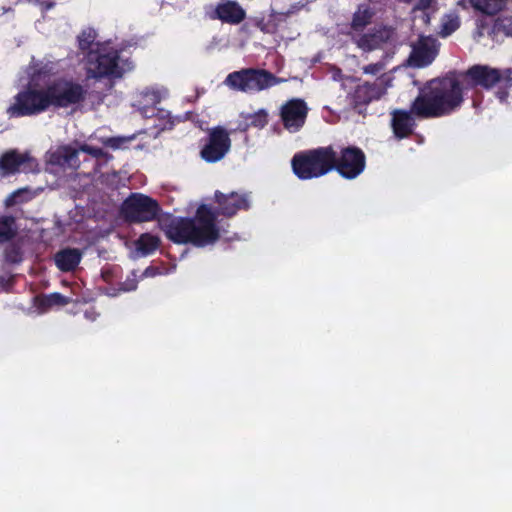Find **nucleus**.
Returning a JSON list of instances; mask_svg holds the SVG:
<instances>
[{"instance_id":"ddd939ff","label":"nucleus","mask_w":512,"mask_h":512,"mask_svg":"<svg viewBox=\"0 0 512 512\" xmlns=\"http://www.w3.org/2000/svg\"><path fill=\"white\" fill-rule=\"evenodd\" d=\"M437 53V40L430 36H421L412 46L410 62L414 67L423 68L434 61Z\"/></svg>"},{"instance_id":"aec40b11","label":"nucleus","mask_w":512,"mask_h":512,"mask_svg":"<svg viewBox=\"0 0 512 512\" xmlns=\"http://www.w3.org/2000/svg\"><path fill=\"white\" fill-rule=\"evenodd\" d=\"M57 268L62 272L73 271L81 261V254L77 249L65 248L54 256Z\"/></svg>"},{"instance_id":"b1692460","label":"nucleus","mask_w":512,"mask_h":512,"mask_svg":"<svg viewBox=\"0 0 512 512\" xmlns=\"http://www.w3.org/2000/svg\"><path fill=\"white\" fill-rule=\"evenodd\" d=\"M268 123V113L264 109L247 114L244 116V122H241L238 129L241 131H247L250 127L262 129Z\"/></svg>"},{"instance_id":"20e7f679","label":"nucleus","mask_w":512,"mask_h":512,"mask_svg":"<svg viewBox=\"0 0 512 512\" xmlns=\"http://www.w3.org/2000/svg\"><path fill=\"white\" fill-rule=\"evenodd\" d=\"M333 147L331 145L296 153L291 166L300 180L319 178L333 171Z\"/></svg>"},{"instance_id":"c85d7f7f","label":"nucleus","mask_w":512,"mask_h":512,"mask_svg":"<svg viewBox=\"0 0 512 512\" xmlns=\"http://www.w3.org/2000/svg\"><path fill=\"white\" fill-rule=\"evenodd\" d=\"M135 137H136L135 135L128 136V137H125V136L108 137V138L103 140V144L106 147H109V148H111L113 150L122 149V148L126 147L127 143H129L132 140H134Z\"/></svg>"},{"instance_id":"7c9ffc66","label":"nucleus","mask_w":512,"mask_h":512,"mask_svg":"<svg viewBox=\"0 0 512 512\" xmlns=\"http://www.w3.org/2000/svg\"><path fill=\"white\" fill-rule=\"evenodd\" d=\"M511 20L509 18H498L494 23V31L503 32L506 35H511Z\"/></svg>"},{"instance_id":"6e6552de","label":"nucleus","mask_w":512,"mask_h":512,"mask_svg":"<svg viewBox=\"0 0 512 512\" xmlns=\"http://www.w3.org/2000/svg\"><path fill=\"white\" fill-rule=\"evenodd\" d=\"M120 55L115 49L97 48L90 50L86 56V73L88 78H121L123 70L119 65Z\"/></svg>"},{"instance_id":"c9c22d12","label":"nucleus","mask_w":512,"mask_h":512,"mask_svg":"<svg viewBox=\"0 0 512 512\" xmlns=\"http://www.w3.org/2000/svg\"><path fill=\"white\" fill-rule=\"evenodd\" d=\"M497 87H499V90L496 92V96L497 98L501 101V102H504L506 101L507 97H508V88L509 87H506L505 86V82H502L500 85H498Z\"/></svg>"},{"instance_id":"bb28decb","label":"nucleus","mask_w":512,"mask_h":512,"mask_svg":"<svg viewBox=\"0 0 512 512\" xmlns=\"http://www.w3.org/2000/svg\"><path fill=\"white\" fill-rule=\"evenodd\" d=\"M4 260L8 264H19L23 261V253L19 246L8 245L4 250Z\"/></svg>"},{"instance_id":"2f4dec72","label":"nucleus","mask_w":512,"mask_h":512,"mask_svg":"<svg viewBox=\"0 0 512 512\" xmlns=\"http://www.w3.org/2000/svg\"><path fill=\"white\" fill-rule=\"evenodd\" d=\"M79 150L82 152H85L97 159L103 158L104 156H106V152L102 148L96 147V146H91L88 144H82L80 146Z\"/></svg>"},{"instance_id":"4be33fe9","label":"nucleus","mask_w":512,"mask_h":512,"mask_svg":"<svg viewBox=\"0 0 512 512\" xmlns=\"http://www.w3.org/2000/svg\"><path fill=\"white\" fill-rule=\"evenodd\" d=\"M161 239L157 235L151 233H142L135 241L137 252L142 256H148L154 253L160 246Z\"/></svg>"},{"instance_id":"6ab92c4d","label":"nucleus","mask_w":512,"mask_h":512,"mask_svg":"<svg viewBox=\"0 0 512 512\" xmlns=\"http://www.w3.org/2000/svg\"><path fill=\"white\" fill-rule=\"evenodd\" d=\"M79 151V149L73 148L70 145L60 146L51 155V162L61 167L76 170L80 167Z\"/></svg>"},{"instance_id":"dca6fc26","label":"nucleus","mask_w":512,"mask_h":512,"mask_svg":"<svg viewBox=\"0 0 512 512\" xmlns=\"http://www.w3.org/2000/svg\"><path fill=\"white\" fill-rule=\"evenodd\" d=\"M212 20H220L230 25L240 24L246 18V12L239 3L233 0H221L209 13Z\"/></svg>"},{"instance_id":"a878e982","label":"nucleus","mask_w":512,"mask_h":512,"mask_svg":"<svg viewBox=\"0 0 512 512\" xmlns=\"http://www.w3.org/2000/svg\"><path fill=\"white\" fill-rule=\"evenodd\" d=\"M16 235L15 219L13 216L0 217V244L11 240Z\"/></svg>"},{"instance_id":"f03ea898","label":"nucleus","mask_w":512,"mask_h":512,"mask_svg":"<svg viewBox=\"0 0 512 512\" xmlns=\"http://www.w3.org/2000/svg\"><path fill=\"white\" fill-rule=\"evenodd\" d=\"M87 90L80 83L59 78L43 88L28 86L15 96V102L8 108L11 117L39 115L50 107L55 109L68 108L83 103Z\"/></svg>"},{"instance_id":"f3484780","label":"nucleus","mask_w":512,"mask_h":512,"mask_svg":"<svg viewBox=\"0 0 512 512\" xmlns=\"http://www.w3.org/2000/svg\"><path fill=\"white\" fill-rule=\"evenodd\" d=\"M389 32L384 28L371 29L367 33L351 34V41L363 52L380 49L389 40Z\"/></svg>"},{"instance_id":"9b49d317","label":"nucleus","mask_w":512,"mask_h":512,"mask_svg":"<svg viewBox=\"0 0 512 512\" xmlns=\"http://www.w3.org/2000/svg\"><path fill=\"white\" fill-rule=\"evenodd\" d=\"M386 93L383 81L376 79L373 82L365 81L355 86L349 93L348 100L352 108L359 114L366 111V107L372 101L379 100Z\"/></svg>"},{"instance_id":"39448f33","label":"nucleus","mask_w":512,"mask_h":512,"mask_svg":"<svg viewBox=\"0 0 512 512\" xmlns=\"http://www.w3.org/2000/svg\"><path fill=\"white\" fill-rule=\"evenodd\" d=\"M461 83L464 89L492 90L493 88L505 82L506 87L512 86V69L504 70L491 67L489 65L475 64L466 71L460 73Z\"/></svg>"},{"instance_id":"f704fd0d","label":"nucleus","mask_w":512,"mask_h":512,"mask_svg":"<svg viewBox=\"0 0 512 512\" xmlns=\"http://www.w3.org/2000/svg\"><path fill=\"white\" fill-rule=\"evenodd\" d=\"M23 190L19 189L13 193H11L5 200V205L7 207L14 206L19 202L18 198L22 195Z\"/></svg>"},{"instance_id":"473e14b6","label":"nucleus","mask_w":512,"mask_h":512,"mask_svg":"<svg viewBox=\"0 0 512 512\" xmlns=\"http://www.w3.org/2000/svg\"><path fill=\"white\" fill-rule=\"evenodd\" d=\"M137 276L135 272H132V276H128L124 282L121 283V289L123 291H134L137 288Z\"/></svg>"},{"instance_id":"412c9836","label":"nucleus","mask_w":512,"mask_h":512,"mask_svg":"<svg viewBox=\"0 0 512 512\" xmlns=\"http://www.w3.org/2000/svg\"><path fill=\"white\" fill-rule=\"evenodd\" d=\"M373 16L374 13L369 6H358L357 10L352 16L350 30L347 32V35L351 38V34L353 33H362L364 29L371 23Z\"/></svg>"},{"instance_id":"2eb2a0df","label":"nucleus","mask_w":512,"mask_h":512,"mask_svg":"<svg viewBox=\"0 0 512 512\" xmlns=\"http://www.w3.org/2000/svg\"><path fill=\"white\" fill-rule=\"evenodd\" d=\"M33 162L28 153L22 154L16 150L7 151L0 157V174L5 177L20 171L28 172L32 170Z\"/></svg>"},{"instance_id":"393cba45","label":"nucleus","mask_w":512,"mask_h":512,"mask_svg":"<svg viewBox=\"0 0 512 512\" xmlns=\"http://www.w3.org/2000/svg\"><path fill=\"white\" fill-rule=\"evenodd\" d=\"M460 27V19L456 14H446L441 19L439 35L442 38L450 36Z\"/></svg>"},{"instance_id":"cd10ccee","label":"nucleus","mask_w":512,"mask_h":512,"mask_svg":"<svg viewBox=\"0 0 512 512\" xmlns=\"http://www.w3.org/2000/svg\"><path fill=\"white\" fill-rule=\"evenodd\" d=\"M96 31L93 29H87L82 31V33L78 36V47L82 51H90L92 44L96 39Z\"/></svg>"},{"instance_id":"e433bc0d","label":"nucleus","mask_w":512,"mask_h":512,"mask_svg":"<svg viewBox=\"0 0 512 512\" xmlns=\"http://www.w3.org/2000/svg\"><path fill=\"white\" fill-rule=\"evenodd\" d=\"M157 274H158V268L153 267V266H149V267H147L143 271V273L141 275V278H144V277H154Z\"/></svg>"},{"instance_id":"423d86ee","label":"nucleus","mask_w":512,"mask_h":512,"mask_svg":"<svg viewBox=\"0 0 512 512\" xmlns=\"http://www.w3.org/2000/svg\"><path fill=\"white\" fill-rule=\"evenodd\" d=\"M162 208L159 202L143 193H131L121 204L120 214L128 223H143L160 220L169 214L159 217Z\"/></svg>"},{"instance_id":"5701e85b","label":"nucleus","mask_w":512,"mask_h":512,"mask_svg":"<svg viewBox=\"0 0 512 512\" xmlns=\"http://www.w3.org/2000/svg\"><path fill=\"white\" fill-rule=\"evenodd\" d=\"M507 0H469L473 9L485 15L494 16L502 11Z\"/></svg>"},{"instance_id":"f257e3e1","label":"nucleus","mask_w":512,"mask_h":512,"mask_svg":"<svg viewBox=\"0 0 512 512\" xmlns=\"http://www.w3.org/2000/svg\"><path fill=\"white\" fill-rule=\"evenodd\" d=\"M213 210L207 204H201L193 217L168 215L160 220V229L166 238L174 244H191L195 247H205L220 239V229L217 216L234 217L239 211L250 209L248 193L215 191Z\"/></svg>"},{"instance_id":"7ed1b4c3","label":"nucleus","mask_w":512,"mask_h":512,"mask_svg":"<svg viewBox=\"0 0 512 512\" xmlns=\"http://www.w3.org/2000/svg\"><path fill=\"white\" fill-rule=\"evenodd\" d=\"M464 103V87L455 73L427 81L412 101V111L419 119L448 116Z\"/></svg>"},{"instance_id":"4c0bfd02","label":"nucleus","mask_w":512,"mask_h":512,"mask_svg":"<svg viewBox=\"0 0 512 512\" xmlns=\"http://www.w3.org/2000/svg\"><path fill=\"white\" fill-rule=\"evenodd\" d=\"M432 4V0H418L415 9L417 10H427L430 8Z\"/></svg>"},{"instance_id":"4468645a","label":"nucleus","mask_w":512,"mask_h":512,"mask_svg":"<svg viewBox=\"0 0 512 512\" xmlns=\"http://www.w3.org/2000/svg\"><path fill=\"white\" fill-rule=\"evenodd\" d=\"M415 117L416 115L412 111V104L409 110L394 109L391 112L390 125L396 139H406L414 133L417 127Z\"/></svg>"},{"instance_id":"a211bd4d","label":"nucleus","mask_w":512,"mask_h":512,"mask_svg":"<svg viewBox=\"0 0 512 512\" xmlns=\"http://www.w3.org/2000/svg\"><path fill=\"white\" fill-rule=\"evenodd\" d=\"M161 102V95L158 91L153 89H146L142 91L138 99V108L140 113L146 117L151 118L154 116H160L164 113L163 110L157 108V105Z\"/></svg>"},{"instance_id":"0eeeda50","label":"nucleus","mask_w":512,"mask_h":512,"mask_svg":"<svg viewBox=\"0 0 512 512\" xmlns=\"http://www.w3.org/2000/svg\"><path fill=\"white\" fill-rule=\"evenodd\" d=\"M285 80L273 73L258 68H244L228 74L224 83L231 89L241 92L262 91Z\"/></svg>"},{"instance_id":"1a4fd4ad","label":"nucleus","mask_w":512,"mask_h":512,"mask_svg":"<svg viewBox=\"0 0 512 512\" xmlns=\"http://www.w3.org/2000/svg\"><path fill=\"white\" fill-rule=\"evenodd\" d=\"M333 170L342 178L353 180L363 173L366 167V156L363 150L357 146L341 148L337 153L333 149Z\"/></svg>"},{"instance_id":"f8f14e48","label":"nucleus","mask_w":512,"mask_h":512,"mask_svg":"<svg viewBox=\"0 0 512 512\" xmlns=\"http://www.w3.org/2000/svg\"><path fill=\"white\" fill-rule=\"evenodd\" d=\"M307 103L300 98L286 101L280 109V118L286 130L298 132L305 124L308 115Z\"/></svg>"},{"instance_id":"9d476101","label":"nucleus","mask_w":512,"mask_h":512,"mask_svg":"<svg viewBox=\"0 0 512 512\" xmlns=\"http://www.w3.org/2000/svg\"><path fill=\"white\" fill-rule=\"evenodd\" d=\"M230 148L229 133L225 128L216 126L209 130L207 141L200 151V156L208 163H215L223 159Z\"/></svg>"},{"instance_id":"c756f323","label":"nucleus","mask_w":512,"mask_h":512,"mask_svg":"<svg viewBox=\"0 0 512 512\" xmlns=\"http://www.w3.org/2000/svg\"><path fill=\"white\" fill-rule=\"evenodd\" d=\"M69 303L70 299L58 292L51 293L45 298V304L47 306H65Z\"/></svg>"},{"instance_id":"72a5a7b5","label":"nucleus","mask_w":512,"mask_h":512,"mask_svg":"<svg viewBox=\"0 0 512 512\" xmlns=\"http://www.w3.org/2000/svg\"><path fill=\"white\" fill-rule=\"evenodd\" d=\"M384 69V64L381 62L371 63L362 68L364 74L377 75Z\"/></svg>"}]
</instances>
